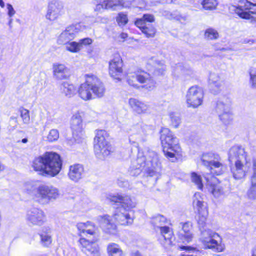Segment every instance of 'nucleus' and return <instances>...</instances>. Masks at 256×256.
I'll list each match as a JSON object with an SVG mask.
<instances>
[{
	"label": "nucleus",
	"mask_w": 256,
	"mask_h": 256,
	"mask_svg": "<svg viewBox=\"0 0 256 256\" xmlns=\"http://www.w3.org/2000/svg\"><path fill=\"white\" fill-rule=\"evenodd\" d=\"M144 168L150 176H157L162 168L158 156L152 150H148L146 154L138 151L137 159L133 162L128 170L130 176H137L142 172Z\"/></svg>",
	"instance_id": "nucleus-1"
},
{
	"label": "nucleus",
	"mask_w": 256,
	"mask_h": 256,
	"mask_svg": "<svg viewBox=\"0 0 256 256\" xmlns=\"http://www.w3.org/2000/svg\"><path fill=\"white\" fill-rule=\"evenodd\" d=\"M231 172L236 180L244 178L251 170L252 164L247 160V154L242 146H234L229 151Z\"/></svg>",
	"instance_id": "nucleus-2"
},
{
	"label": "nucleus",
	"mask_w": 256,
	"mask_h": 256,
	"mask_svg": "<svg viewBox=\"0 0 256 256\" xmlns=\"http://www.w3.org/2000/svg\"><path fill=\"white\" fill-rule=\"evenodd\" d=\"M62 165L60 155L52 152H46L44 156L36 158L33 162V167L36 171L52 176L60 173Z\"/></svg>",
	"instance_id": "nucleus-3"
},
{
	"label": "nucleus",
	"mask_w": 256,
	"mask_h": 256,
	"mask_svg": "<svg viewBox=\"0 0 256 256\" xmlns=\"http://www.w3.org/2000/svg\"><path fill=\"white\" fill-rule=\"evenodd\" d=\"M86 82L82 84L78 88V92L80 98L87 101L94 98V96L101 98L104 96L106 88L104 84L96 76L86 75Z\"/></svg>",
	"instance_id": "nucleus-4"
},
{
	"label": "nucleus",
	"mask_w": 256,
	"mask_h": 256,
	"mask_svg": "<svg viewBox=\"0 0 256 256\" xmlns=\"http://www.w3.org/2000/svg\"><path fill=\"white\" fill-rule=\"evenodd\" d=\"M160 140L166 156L174 162L181 150L178 138L168 128H163L161 130Z\"/></svg>",
	"instance_id": "nucleus-5"
},
{
	"label": "nucleus",
	"mask_w": 256,
	"mask_h": 256,
	"mask_svg": "<svg viewBox=\"0 0 256 256\" xmlns=\"http://www.w3.org/2000/svg\"><path fill=\"white\" fill-rule=\"evenodd\" d=\"M59 190L51 186L41 185L34 194L35 200L40 204H48L60 196Z\"/></svg>",
	"instance_id": "nucleus-6"
},
{
	"label": "nucleus",
	"mask_w": 256,
	"mask_h": 256,
	"mask_svg": "<svg viewBox=\"0 0 256 256\" xmlns=\"http://www.w3.org/2000/svg\"><path fill=\"white\" fill-rule=\"evenodd\" d=\"M106 134L105 130H98L94 138L95 154L100 160H104L112 152V147L106 139Z\"/></svg>",
	"instance_id": "nucleus-7"
},
{
	"label": "nucleus",
	"mask_w": 256,
	"mask_h": 256,
	"mask_svg": "<svg viewBox=\"0 0 256 256\" xmlns=\"http://www.w3.org/2000/svg\"><path fill=\"white\" fill-rule=\"evenodd\" d=\"M220 160L219 155L212 152L204 154L202 157L204 164L210 168V173L218 176L222 174L226 170V166Z\"/></svg>",
	"instance_id": "nucleus-8"
},
{
	"label": "nucleus",
	"mask_w": 256,
	"mask_h": 256,
	"mask_svg": "<svg viewBox=\"0 0 256 256\" xmlns=\"http://www.w3.org/2000/svg\"><path fill=\"white\" fill-rule=\"evenodd\" d=\"M204 93L202 88L194 86L190 87L186 94V104L188 108H198L204 101Z\"/></svg>",
	"instance_id": "nucleus-9"
},
{
	"label": "nucleus",
	"mask_w": 256,
	"mask_h": 256,
	"mask_svg": "<svg viewBox=\"0 0 256 256\" xmlns=\"http://www.w3.org/2000/svg\"><path fill=\"white\" fill-rule=\"evenodd\" d=\"M138 82L141 84H146L144 87L147 88L154 86L155 82L152 79L150 74L145 72H138L129 74L128 77V84L134 87H138Z\"/></svg>",
	"instance_id": "nucleus-10"
},
{
	"label": "nucleus",
	"mask_w": 256,
	"mask_h": 256,
	"mask_svg": "<svg viewBox=\"0 0 256 256\" xmlns=\"http://www.w3.org/2000/svg\"><path fill=\"white\" fill-rule=\"evenodd\" d=\"M26 220L30 226H41L46 222V218L42 210L33 207L27 211Z\"/></svg>",
	"instance_id": "nucleus-11"
},
{
	"label": "nucleus",
	"mask_w": 256,
	"mask_h": 256,
	"mask_svg": "<svg viewBox=\"0 0 256 256\" xmlns=\"http://www.w3.org/2000/svg\"><path fill=\"white\" fill-rule=\"evenodd\" d=\"M85 26L81 24H72L66 28L60 35L58 39L59 44H64L73 40L76 34L84 29Z\"/></svg>",
	"instance_id": "nucleus-12"
},
{
	"label": "nucleus",
	"mask_w": 256,
	"mask_h": 256,
	"mask_svg": "<svg viewBox=\"0 0 256 256\" xmlns=\"http://www.w3.org/2000/svg\"><path fill=\"white\" fill-rule=\"evenodd\" d=\"M64 14V6L61 2L53 0L48 4L46 18V20L53 22L57 20Z\"/></svg>",
	"instance_id": "nucleus-13"
},
{
	"label": "nucleus",
	"mask_w": 256,
	"mask_h": 256,
	"mask_svg": "<svg viewBox=\"0 0 256 256\" xmlns=\"http://www.w3.org/2000/svg\"><path fill=\"white\" fill-rule=\"evenodd\" d=\"M82 112H78L74 114L71 120V128L72 130L73 136L76 140L81 138L84 134Z\"/></svg>",
	"instance_id": "nucleus-14"
},
{
	"label": "nucleus",
	"mask_w": 256,
	"mask_h": 256,
	"mask_svg": "<svg viewBox=\"0 0 256 256\" xmlns=\"http://www.w3.org/2000/svg\"><path fill=\"white\" fill-rule=\"evenodd\" d=\"M122 61L118 54L114 55L109 63L110 74L114 78L120 80L119 76L122 72Z\"/></svg>",
	"instance_id": "nucleus-15"
},
{
	"label": "nucleus",
	"mask_w": 256,
	"mask_h": 256,
	"mask_svg": "<svg viewBox=\"0 0 256 256\" xmlns=\"http://www.w3.org/2000/svg\"><path fill=\"white\" fill-rule=\"evenodd\" d=\"M124 208H116L114 214V218L116 222L122 225H128L133 222L134 220L131 214Z\"/></svg>",
	"instance_id": "nucleus-16"
},
{
	"label": "nucleus",
	"mask_w": 256,
	"mask_h": 256,
	"mask_svg": "<svg viewBox=\"0 0 256 256\" xmlns=\"http://www.w3.org/2000/svg\"><path fill=\"white\" fill-rule=\"evenodd\" d=\"M209 85L214 94L220 92L224 86V80L222 75L212 72L209 76Z\"/></svg>",
	"instance_id": "nucleus-17"
},
{
	"label": "nucleus",
	"mask_w": 256,
	"mask_h": 256,
	"mask_svg": "<svg viewBox=\"0 0 256 256\" xmlns=\"http://www.w3.org/2000/svg\"><path fill=\"white\" fill-rule=\"evenodd\" d=\"M96 240L90 242L86 238H80V243L82 246V250L87 255L94 254V256H99V247L96 243Z\"/></svg>",
	"instance_id": "nucleus-18"
},
{
	"label": "nucleus",
	"mask_w": 256,
	"mask_h": 256,
	"mask_svg": "<svg viewBox=\"0 0 256 256\" xmlns=\"http://www.w3.org/2000/svg\"><path fill=\"white\" fill-rule=\"evenodd\" d=\"M112 201L116 203H120L121 206L120 208H124L128 211L135 208L136 204V200L128 196H113L112 198Z\"/></svg>",
	"instance_id": "nucleus-19"
},
{
	"label": "nucleus",
	"mask_w": 256,
	"mask_h": 256,
	"mask_svg": "<svg viewBox=\"0 0 256 256\" xmlns=\"http://www.w3.org/2000/svg\"><path fill=\"white\" fill-rule=\"evenodd\" d=\"M52 70L54 78L58 80H66L69 77V69L64 64H54Z\"/></svg>",
	"instance_id": "nucleus-20"
},
{
	"label": "nucleus",
	"mask_w": 256,
	"mask_h": 256,
	"mask_svg": "<svg viewBox=\"0 0 256 256\" xmlns=\"http://www.w3.org/2000/svg\"><path fill=\"white\" fill-rule=\"evenodd\" d=\"M251 174L250 182L251 186L248 191L247 195L249 199L252 200H256V159L252 160V164L251 170H250Z\"/></svg>",
	"instance_id": "nucleus-21"
},
{
	"label": "nucleus",
	"mask_w": 256,
	"mask_h": 256,
	"mask_svg": "<svg viewBox=\"0 0 256 256\" xmlns=\"http://www.w3.org/2000/svg\"><path fill=\"white\" fill-rule=\"evenodd\" d=\"M84 172V168L82 164H75L70 167L68 176L72 180L78 182L83 178Z\"/></svg>",
	"instance_id": "nucleus-22"
},
{
	"label": "nucleus",
	"mask_w": 256,
	"mask_h": 256,
	"mask_svg": "<svg viewBox=\"0 0 256 256\" xmlns=\"http://www.w3.org/2000/svg\"><path fill=\"white\" fill-rule=\"evenodd\" d=\"M100 227L107 233L113 234L116 226L108 216H99L97 218Z\"/></svg>",
	"instance_id": "nucleus-23"
},
{
	"label": "nucleus",
	"mask_w": 256,
	"mask_h": 256,
	"mask_svg": "<svg viewBox=\"0 0 256 256\" xmlns=\"http://www.w3.org/2000/svg\"><path fill=\"white\" fill-rule=\"evenodd\" d=\"M204 245L208 248L216 252H222L224 249V246L221 243V238H212L210 240H205Z\"/></svg>",
	"instance_id": "nucleus-24"
},
{
	"label": "nucleus",
	"mask_w": 256,
	"mask_h": 256,
	"mask_svg": "<svg viewBox=\"0 0 256 256\" xmlns=\"http://www.w3.org/2000/svg\"><path fill=\"white\" fill-rule=\"evenodd\" d=\"M231 100L227 96L220 98L217 101L216 110L218 114L230 110Z\"/></svg>",
	"instance_id": "nucleus-25"
},
{
	"label": "nucleus",
	"mask_w": 256,
	"mask_h": 256,
	"mask_svg": "<svg viewBox=\"0 0 256 256\" xmlns=\"http://www.w3.org/2000/svg\"><path fill=\"white\" fill-rule=\"evenodd\" d=\"M129 104L133 110L138 114L146 112L149 109L148 104L136 98L130 99Z\"/></svg>",
	"instance_id": "nucleus-26"
},
{
	"label": "nucleus",
	"mask_w": 256,
	"mask_h": 256,
	"mask_svg": "<svg viewBox=\"0 0 256 256\" xmlns=\"http://www.w3.org/2000/svg\"><path fill=\"white\" fill-rule=\"evenodd\" d=\"M76 226L78 230L84 234H86L91 236H95L96 234V227L91 222H80Z\"/></svg>",
	"instance_id": "nucleus-27"
},
{
	"label": "nucleus",
	"mask_w": 256,
	"mask_h": 256,
	"mask_svg": "<svg viewBox=\"0 0 256 256\" xmlns=\"http://www.w3.org/2000/svg\"><path fill=\"white\" fill-rule=\"evenodd\" d=\"M62 92L68 98L74 96L76 92V88L68 82H63L60 87Z\"/></svg>",
	"instance_id": "nucleus-28"
},
{
	"label": "nucleus",
	"mask_w": 256,
	"mask_h": 256,
	"mask_svg": "<svg viewBox=\"0 0 256 256\" xmlns=\"http://www.w3.org/2000/svg\"><path fill=\"white\" fill-rule=\"evenodd\" d=\"M208 190L216 198L224 196V192L223 187L220 184H213L208 182Z\"/></svg>",
	"instance_id": "nucleus-29"
},
{
	"label": "nucleus",
	"mask_w": 256,
	"mask_h": 256,
	"mask_svg": "<svg viewBox=\"0 0 256 256\" xmlns=\"http://www.w3.org/2000/svg\"><path fill=\"white\" fill-rule=\"evenodd\" d=\"M155 20L154 16L151 14H144L141 18L136 20L135 22L136 26L138 28H143L147 26L146 22H153Z\"/></svg>",
	"instance_id": "nucleus-30"
},
{
	"label": "nucleus",
	"mask_w": 256,
	"mask_h": 256,
	"mask_svg": "<svg viewBox=\"0 0 256 256\" xmlns=\"http://www.w3.org/2000/svg\"><path fill=\"white\" fill-rule=\"evenodd\" d=\"M149 64L152 65L155 68L154 74L156 75L162 74L165 70V66L162 64L161 62L153 58L149 61Z\"/></svg>",
	"instance_id": "nucleus-31"
},
{
	"label": "nucleus",
	"mask_w": 256,
	"mask_h": 256,
	"mask_svg": "<svg viewBox=\"0 0 256 256\" xmlns=\"http://www.w3.org/2000/svg\"><path fill=\"white\" fill-rule=\"evenodd\" d=\"M110 256H122L123 252L120 246L115 244L111 243L108 244L107 248Z\"/></svg>",
	"instance_id": "nucleus-32"
},
{
	"label": "nucleus",
	"mask_w": 256,
	"mask_h": 256,
	"mask_svg": "<svg viewBox=\"0 0 256 256\" xmlns=\"http://www.w3.org/2000/svg\"><path fill=\"white\" fill-rule=\"evenodd\" d=\"M152 223L156 228H160L166 226L168 221L165 216L158 214L152 218Z\"/></svg>",
	"instance_id": "nucleus-33"
},
{
	"label": "nucleus",
	"mask_w": 256,
	"mask_h": 256,
	"mask_svg": "<svg viewBox=\"0 0 256 256\" xmlns=\"http://www.w3.org/2000/svg\"><path fill=\"white\" fill-rule=\"evenodd\" d=\"M236 13L242 18L249 20L250 22L256 27V18L251 16L249 12L238 9L236 10Z\"/></svg>",
	"instance_id": "nucleus-34"
},
{
	"label": "nucleus",
	"mask_w": 256,
	"mask_h": 256,
	"mask_svg": "<svg viewBox=\"0 0 256 256\" xmlns=\"http://www.w3.org/2000/svg\"><path fill=\"white\" fill-rule=\"evenodd\" d=\"M200 230L201 232L204 244L205 240H208L210 238H218L219 239H220V236L218 234L214 232L210 229H206L204 228H202V230Z\"/></svg>",
	"instance_id": "nucleus-35"
},
{
	"label": "nucleus",
	"mask_w": 256,
	"mask_h": 256,
	"mask_svg": "<svg viewBox=\"0 0 256 256\" xmlns=\"http://www.w3.org/2000/svg\"><path fill=\"white\" fill-rule=\"evenodd\" d=\"M238 9H242L243 10L252 9V6H256V0H242L240 2Z\"/></svg>",
	"instance_id": "nucleus-36"
},
{
	"label": "nucleus",
	"mask_w": 256,
	"mask_h": 256,
	"mask_svg": "<svg viewBox=\"0 0 256 256\" xmlns=\"http://www.w3.org/2000/svg\"><path fill=\"white\" fill-rule=\"evenodd\" d=\"M139 28L148 38L154 37L156 32V28L152 25L150 24H148L147 26H144L143 28Z\"/></svg>",
	"instance_id": "nucleus-37"
},
{
	"label": "nucleus",
	"mask_w": 256,
	"mask_h": 256,
	"mask_svg": "<svg viewBox=\"0 0 256 256\" xmlns=\"http://www.w3.org/2000/svg\"><path fill=\"white\" fill-rule=\"evenodd\" d=\"M200 196V194H196L194 197V200L193 202V204L195 208H196L198 213L204 212H206L205 210L206 206L203 202L201 201L198 198V197Z\"/></svg>",
	"instance_id": "nucleus-38"
},
{
	"label": "nucleus",
	"mask_w": 256,
	"mask_h": 256,
	"mask_svg": "<svg viewBox=\"0 0 256 256\" xmlns=\"http://www.w3.org/2000/svg\"><path fill=\"white\" fill-rule=\"evenodd\" d=\"M202 4L204 10H213L216 8L218 3L217 0H204Z\"/></svg>",
	"instance_id": "nucleus-39"
},
{
	"label": "nucleus",
	"mask_w": 256,
	"mask_h": 256,
	"mask_svg": "<svg viewBox=\"0 0 256 256\" xmlns=\"http://www.w3.org/2000/svg\"><path fill=\"white\" fill-rule=\"evenodd\" d=\"M220 119L225 124H230L232 120V115L230 110L222 114H218Z\"/></svg>",
	"instance_id": "nucleus-40"
},
{
	"label": "nucleus",
	"mask_w": 256,
	"mask_h": 256,
	"mask_svg": "<svg viewBox=\"0 0 256 256\" xmlns=\"http://www.w3.org/2000/svg\"><path fill=\"white\" fill-rule=\"evenodd\" d=\"M204 36L208 40H215L218 38L219 34L216 30L210 28L206 30Z\"/></svg>",
	"instance_id": "nucleus-41"
},
{
	"label": "nucleus",
	"mask_w": 256,
	"mask_h": 256,
	"mask_svg": "<svg viewBox=\"0 0 256 256\" xmlns=\"http://www.w3.org/2000/svg\"><path fill=\"white\" fill-rule=\"evenodd\" d=\"M176 68L177 70H180L181 74L186 78L192 77L194 75L193 70L190 68L183 66L181 64H178L176 66Z\"/></svg>",
	"instance_id": "nucleus-42"
},
{
	"label": "nucleus",
	"mask_w": 256,
	"mask_h": 256,
	"mask_svg": "<svg viewBox=\"0 0 256 256\" xmlns=\"http://www.w3.org/2000/svg\"><path fill=\"white\" fill-rule=\"evenodd\" d=\"M66 45V50L72 52H78L81 50V48H80V44L78 42H69L68 44H64Z\"/></svg>",
	"instance_id": "nucleus-43"
},
{
	"label": "nucleus",
	"mask_w": 256,
	"mask_h": 256,
	"mask_svg": "<svg viewBox=\"0 0 256 256\" xmlns=\"http://www.w3.org/2000/svg\"><path fill=\"white\" fill-rule=\"evenodd\" d=\"M191 178L192 182L197 186L198 188L202 190L204 188V184L201 176L196 172H192V174Z\"/></svg>",
	"instance_id": "nucleus-44"
},
{
	"label": "nucleus",
	"mask_w": 256,
	"mask_h": 256,
	"mask_svg": "<svg viewBox=\"0 0 256 256\" xmlns=\"http://www.w3.org/2000/svg\"><path fill=\"white\" fill-rule=\"evenodd\" d=\"M198 224L199 225L200 230L204 228L206 226V222L207 220V212H204L198 213Z\"/></svg>",
	"instance_id": "nucleus-45"
},
{
	"label": "nucleus",
	"mask_w": 256,
	"mask_h": 256,
	"mask_svg": "<svg viewBox=\"0 0 256 256\" xmlns=\"http://www.w3.org/2000/svg\"><path fill=\"white\" fill-rule=\"evenodd\" d=\"M250 85L252 89L256 90V68H254L250 71Z\"/></svg>",
	"instance_id": "nucleus-46"
},
{
	"label": "nucleus",
	"mask_w": 256,
	"mask_h": 256,
	"mask_svg": "<svg viewBox=\"0 0 256 256\" xmlns=\"http://www.w3.org/2000/svg\"><path fill=\"white\" fill-rule=\"evenodd\" d=\"M170 117L171 120L172 125L175 128L178 127L181 123V118L178 114L172 112L170 114Z\"/></svg>",
	"instance_id": "nucleus-47"
},
{
	"label": "nucleus",
	"mask_w": 256,
	"mask_h": 256,
	"mask_svg": "<svg viewBox=\"0 0 256 256\" xmlns=\"http://www.w3.org/2000/svg\"><path fill=\"white\" fill-rule=\"evenodd\" d=\"M116 22L120 26H125L128 22L127 14L124 12L120 13L116 18Z\"/></svg>",
	"instance_id": "nucleus-48"
},
{
	"label": "nucleus",
	"mask_w": 256,
	"mask_h": 256,
	"mask_svg": "<svg viewBox=\"0 0 256 256\" xmlns=\"http://www.w3.org/2000/svg\"><path fill=\"white\" fill-rule=\"evenodd\" d=\"M41 238V242L44 246H48L50 245L52 242V239L50 235L48 233H42L40 234Z\"/></svg>",
	"instance_id": "nucleus-49"
},
{
	"label": "nucleus",
	"mask_w": 256,
	"mask_h": 256,
	"mask_svg": "<svg viewBox=\"0 0 256 256\" xmlns=\"http://www.w3.org/2000/svg\"><path fill=\"white\" fill-rule=\"evenodd\" d=\"M103 3L104 4L105 9L112 8L115 6H119L121 4L120 0H104Z\"/></svg>",
	"instance_id": "nucleus-50"
},
{
	"label": "nucleus",
	"mask_w": 256,
	"mask_h": 256,
	"mask_svg": "<svg viewBox=\"0 0 256 256\" xmlns=\"http://www.w3.org/2000/svg\"><path fill=\"white\" fill-rule=\"evenodd\" d=\"M20 116L23 122L25 124H28L30 122V112L26 109L22 108L20 109Z\"/></svg>",
	"instance_id": "nucleus-51"
},
{
	"label": "nucleus",
	"mask_w": 256,
	"mask_h": 256,
	"mask_svg": "<svg viewBox=\"0 0 256 256\" xmlns=\"http://www.w3.org/2000/svg\"><path fill=\"white\" fill-rule=\"evenodd\" d=\"M47 138L48 140L51 142L57 140L59 138L58 131L56 129L52 130L50 132Z\"/></svg>",
	"instance_id": "nucleus-52"
},
{
	"label": "nucleus",
	"mask_w": 256,
	"mask_h": 256,
	"mask_svg": "<svg viewBox=\"0 0 256 256\" xmlns=\"http://www.w3.org/2000/svg\"><path fill=\"white\" fill-rule=\"evenodd\" d=\"M180 238L183 242L189 243L192 240L194 236L190 232L181 234L180 235Z\"/></svg>",
	"instance_id": "nucleus-53"
},
{
	"label": "nucleus",
	"mask_w": 256,
	"mask_h": 256,
	"mask_svg": "<svg viewBox=\"0 0 256 256\" xmlns=\"http://www.w3.org/2000/svg\"><path fill=\"white\" fill-rule=\"evenodd\" d=\"M35 190V187L31 182H26L24 186V190L28 194L32 193Z\"/></svg>",
	"instance_id": "nucleus-54"
},
{
	"label": "nucleus",
	"mask_w": 256,
	"mask_h": 256,
	"mask_svg": "<svg viewBox=\"0 0 256 256\" xmlns=\"http://www.w3.org/2000/svg\"><path fill=\"white\" fill-rule=\"evenodd\" d=\"M172 16L174 19L180 21L181 23H183L187 20V16H182L178 14L174 13L172 14Z\"/></svg>",
	"instance_id": "nucleus-55"
},
{
	"label": "nucleus",
	"mask_w": 256,
	"mask_h": 256,
	"mask_svg": "<svg viewBox=\"0 0 256 256\" xmlns=\"http://www.w3.org/2000/svg\"><path fill=\"white\" fill-rule=\"evenodd\" d=\"M163 238L165 240L167 245H171L172 244V238H173L172 232L168 233L162 236Z\"/></svg>",
	"instance_id": "nucleus-56"
},
{
	"label": "nucleus",
	"mask_w": 256,
	"mask_h": 256,
	"mask_svg": "<svg viewBox=\"0 0 256 256\" xmlns=\"http://www.w3.org/2000/svg\"><path fill=\"white\" fill-rule=\"evenodd\" d=\"M92 43V40L90 38H86L80 40L78 42V44H80V48H81L82 47V46H87L91 44Z\"/></svg>",
	"instance_id": "nucleus-57"
},
{
	"label": "nucleus",
	"mask_w": 256,
	"mask_h": 256,
	"mask_svg": "<svg viewBox=\"0 0 256 256\" xmlns=\"http://www.w3.org/2000/svg\"><path fill=\"white\" fill-rule=\"evenodd\" d=\"M180 224L182 226V230L184 234L190 232L192 226L190 222L181 223Z\"/></svg>",
	"instance_id": "nucleus-58"
},
{
	"label": "nucleus",
	"mask_w": 256,
	"mask_h": 256,
	"mask_svg": "<svg viewBox=\"0 0 256 256\" xmlns=\"http://www.w3.org/2000/svg\"><path fill=\"white\" fill-rule=\"evenodd\" d=\"M7 8L8 10V15L10 18H12L16 13L12 6L10 4H7Z\"/></svg>",
	"instance_id": "nucleus-59"
},
{
	"label": "nucleus",
	"mask_w": 256,
	"mask_h": 256,
	"mask_svg": "<svg viewBox=\"0 0 256 256\" xmlns=\"http://www.w3.org/2000/svg\"><path fill=\"white\" fill-rule=\"evenodd\" d=\"M102 0H100L99 2H98L96 4V7L94 9V10L96 12H100L102 10L105 9L104 4L103 3Z\"/></svg>",
	"instance_id": "nucleus-60"
},
{
	"label": "nucleus",
	"mask_w": 256,
	"mask_h": 256,
	"mask_svg": "<svg viewBox=\"0 0 256 256\" xmlns=\"http://www.w3.org/2000/svg\"><path fill=\"white\" fill-rule=\"evenodd\" d=\"M160 231V234L162 236H163L164 234H168V233L172 232L171 231L170 228L166 226H164L160 228H159Z\"/></svg>",
	"instance_id": "nucleus-61"
},
{
	"label": "nucleus",
	"mask_w": 256,
	"mask_h": 256,
	"mask_svg": "<svg viewBox=\"0 0 256 256\" xmlns=\"http://www.w3.org/2000/svg\"><path fill=\"white\" fill-rule=\"evenodd\" d=\"M135 3L138 4V7L140 8H144L146 6V4L144 0H136Z\"/></svg>",
	"instance_id": "nucleus-62"
},
{
	"label": "nucleus",
	"mask_w": 256,
	"mask_h": 256,
	"mask_svg": "<svg viewBox=\"0 0 256 256\" xmlns=\"http://www.w3.org/2000/svg\"><path fill=\"white\" fill-rule=\"evenodd\" d=\"M180 248L182 250H186L188 251L194 250H195L194 248L189 246H182L180 247Z\"/></svg>",
	"instance_id": "nucleus-63"
},
{
	"label": "nucleus",
	"mask_w": 256,
	"mask_h": 256,
	"mask_svg": "<svg viewBox=\"0 0 256 256\" xmlns=\"http://www.w3.org/2000/svg\"><path fill=\"white\" fill-rule=\"evenodd\" d=\"M128 36V34L126 33H122L120 35V38L122 40V41H124V40L126 39Z\"/></svg>",
	"instance_id": "nucleus-64"
}]
</instances>
